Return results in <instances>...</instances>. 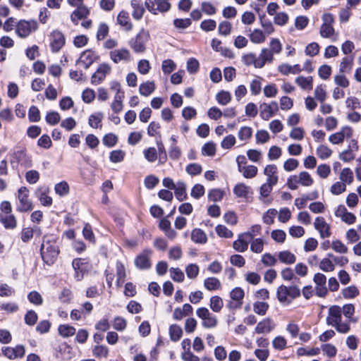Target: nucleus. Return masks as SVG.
Instances as JSON below:
<instances>
[{"instance_id":"51","label":"nucleus","mask_w":361,"mask_h":361,"mask_svg":"<svg viewBox=\"0 0 361 361\" xmlns=\"http://www.w3.org/2000/svg\"><path fill=\"white\" fill-rule=\"evenodd\" d=\"M28 119L30 122H38L41 119L40 111L36 106H31L28 110Z\"/></svg>"},{"instance_id":"3","label":"nucleus","mask_w":361,"mask_h":361,"mask_svg":"<svg viewBox=\"0 0 361 361\" xmlns=\"http://www.w3.org/2000/svg\"><path fill=\"white\" fill-rule=\"evenodd\" d=\"M11 164L13 169H16L20 164L25 168H30L32 166L31 157L27 154L25 149L15 151L11 159Z\"/></svg>"},{"instance_id":"38","label":"nucleus","mask_w":361,"mask_h":361,"mask_svg":"<svg viewBox=\"0 0 361 361\" xmlns=\"http://www.w3.org/2000/svg\"><path fill=\"white\" fill-rule=\"evenodd\" d=\"M61 116L55 111H50L47 112L45 116L46 122L50 126H55L60 122Z\"/></svg>"},{"instance_id":"44","label":"nucleus","mask_w":361,"mask_h":361,"mask_svg":"<svg viewBox=\"0 0 361 361\" xmlns=\"http://www.w3.org/2000/svg\"><path fill=\"white\" fill-rule=\"evenodd\" d=\"M157 156L159 155V161L161 164H164L167 161V154L165 147L161 140H157Z\"/></svg>"},{"instance_id":"19","label":"nucleus","mask_w":361,"mask_h":361,"mask_svg":"<svg viewBox=\"0 0 361 361\" xmlns=\"http://www.w3.org/2000/svg\"><path fill=\"white\" fill-rule=\"evenodd\" d=\"M173 190L175 196L179 202H183V200L188 199V195L186 193V185L184 182H177L176 186Z\"/></svg>"},{"instance_id":"32","label":"nucleus","mask_w":361,"mask_h":361,"mask_svg":"<svg viewBox=\"0 0 361 361\" xmlns=\"http://www.w3.org/2000/svg\"><path fill=\"white\" fill-rule=\"evenodd\" d=\"M103 116L104 115L102 112H97L95 114L90 115L88 119L90 126L93 128H101L102 125L100 123L103 118Z\"/></svg>"},{"instance_id":"12","label":"nucleus","mask_w":361,"mask_h":361,"mask_svg":"<svg viewBox=\"0 0 361 361\" xmlns=\"http://www.w3.org/2000/svg\"><path fill=\"white\" fill-rule=\"evenodd\" d=\"M341 307L338 305H333L329 310V316L326 318V324L329 326H334L341 322Z\"/></svg>"},{"instance_id":"20","label":"nucleus","mask_w":361,"mask_h":361,"mask_svg":"<svg viewBox=\"0 0 361 361\" xmlns=\"http://www.w3.org/2000/svg\"><path fill=\"white\" fill-rule=\"evenodd\" d=\"M83 264L80 258L74 259L72 262V266L75 272V278L77 281H81L84 277L85 270L82 267Z\"/></svg>"},{"instance_id":"8","label":"nucleus","mask_w":361,"mask_h":361,"mask_svg":"<svg viewBox=\"0 0 361 361\" xmlns=\"http://www.w3.org/2000/svg\"><path fill=\"white\" fill-rule=\"evenodd\" d=\"M313 281L316 284L315 293L316 295L320 298H324L328 293L326 288V277L324 274L317 273L313 277Z\"/></svg>"},{"instance_id":"29","label":"nucleus","mask_w":361,"mask_h":361,"mask_svg":"<svg viewBox=\"0 0 361 361\" xmlns=\"http://www.w3.org/2000/svg\"><path fill=\"white\" fill-rule=\"evenodd\" d=\"M173 24L177 30H183L192 25V19L189 18H175L173 21Z\"/></svg>"},{"instance_id":"52","label":"nucleus","mask_w":361,"mask_h":361,"mask_svg":"<svg viewBox=\"0 0 361 361\" xmlns=\"http://www.w3.org/2000/svg\"><path fill=\"white\" fill-rule=\"evenodd\" d=\"M298 181V183H300L303 186H310L313 183V179L310 174L307 171H302L300 173Z\"/></svg>"},{"instance_id":"21","label":"nucleus","mask_w":361,"mask_h":361,"mask_svg":"<svg viewBox=\"0 0 361 361\" xmlns=\"http://www.w3.org/2000/svg\"><path fill=\"white\" fill-rule=\"evenodd\" d=\"M156 89V85L154 81H147L140 84L139 92L145 97L149 96Z\"/></svg>"},{"instance_id":"36","label":"nucleus","mask_w":361,"mask_h":361,"mask_svg":"<svg viewBox=\"0 0 361 361\" xmlns=\"http://www.w3.org/2000/svg\"><path fill=\"white\" fill-rule=\"evenodd\" d=\"M250 39L253 43L260 44L265 41L266 36L261 30L255 29L250 35Z\"/></svg>"},{"instance_id":"4","label":"nucleus","mask_w":361,"mask_h":361,"mask_svg":"<svg viewBox=\"0 0 361 361\" xmlns=\"http://www.w3.org/2000/svg\"><path fill=\"white\" fill-rule=\"evenodd\" d=\"M38 28V24L35 20H20L16 25V32L21 38L27 37L32 31Z\"/></svg>"},{"instance_id":"25","label":"nucleus","mask_w":361,"mask_h":361,"mask_svg":"<svg viewBox=\"0 0 361 361\" xmlns=\"http://www.w3.org/2000/svg\"><path fill=\"white\" fill-rule=\"evenodd\" d=\"M76 329L74 326L69 324H60L58 326V332L63 338H68L75 334Z\"/></svg>"},{"instance_id":"14","label":"nucleus","mask_w":361,"mask_h":361,"mask_svg":"<svg viewBox=\"0 0 361 361\" xmlns=\"http://www.w3.org/2000/svg\"><path fill=\"white\" fill-rule=\"evenodd\" d=\"M233 193L238 197L247 199L249 195H252L253 192L250 187L239 183L234 186Z\"/></svg>"},{"instance_id":"40","label":"nucleus","mask_w":361,"mask_h":361,"mask_svg":"<svg viewBox=\"0 0 361 361\" xmlns=\"http://www.w3.org/2000/svg\"><path fill=\"white\" fill-rule=\"evenodd\" d=\"M102 142L109 148L113 147L118 142V137L112 133H107L104 135Z\"/></svg>"},{"instance_id":"59","label":"nucleus","mask_w":361,"mask_h":361,"mask_svg":"<svg viewBox=\"0 0 361 361\" xmlns=\"http://www.w3.org/2000/svg\"><path fill=\"white\" fill-rule=\"evenodd\" d=\"M286 339L282 336H278L272 341L273 347L278 350H282L286 348Z\"/></svg>"},{"instance_id":"54","label":"nucleus","mask_w":361,"mask_h":361,"mask_svg":"<svg viewBox=\"0 0 361 361\" xmlns=\"http://www.w3.org/2000/svg\"><path fill=\"white\" fill-rule=\"evenodd\" d=\"M332 154V150L328 147L321 145L317 149V154L321 159H328Z\"/></svg>"},{"instance_id":"43","label":"nucleus","mask_w":361,"mask_h":361,"mask_svg":"<svg viewBox=\"0 0 361 361\" xmlns=\"http://www.w3.org/2000/svg\"><path fill=\"white\" fill-rule=\"evenodd\" d=\"M154 1L157 5V8H155V11L157 13L168 12L171 8V4L169 2V0H154Z\"/></svg>"},{"instance_id":"7","label":"nucleus","mask_w":361,"mask_h":361,"mask_svg":"<svg viewBox=\"0 0 361 361\" xmlns=\"http://www.w3.org/2000/svg\"><path fill=\"white\" fill-rule=\"evenodd\" d=\"M253 239V234L247 231L239 235L238 239L233 243V249L239 252H244L248 248L250 241Z\"/></svg>"},{"instance_id":"42","label":"nucleus","mask_w":361,"mask_h":361,"mask_svg":"<svg viewBox=\"0 0 361 361\" xmlns=\"http://www.w3.org/2000/svg\"><path fill=\"white\" fill-rule=\"evenodd\" d=\"M126 152L122 149H116L110 152L109 160L112 163H120L123 161Z\"/></svg>"},{"instance_id":"45","label":"nucleus","mask_w":361,"mask_h":361,"mask_svg":"<svg viewBox=\"0 0 361 361\" xmlns=\"http://www.w3.org/2000/svg\"><path fill=\"white\" fill-rule=\"evenodd\" d=\"M245 296V292L240 287H235L230 292L231 298L235 301L243 303V299Z\"/></svg>"},{"instance_id":"33","label":"nucleus","mask_w":361,"mask_h":361,"mask_svg":"<svg viewBox=\"0 0 361 361\" xmlns=\"http://www.w3.org/2000/svg\"><path fill=\"white\" fill-rule=\"evenodd\" d=\"M216 99L220 105H226L231 102V95L228 91L221 90L216 94Z\"/></svg>"},{"instance_id":"62","label":"nucleus","mask_w":361,"mask_h":361,"mask_svg":"<svg viewBox=\"0 0 361 361\" xmlns=\"http://www.w3.org/2000/svg\"><path fill=\"white\" fill-rule=\"evenodd\" d=\"M204 192L205 190L204 186L201 184L197 183L192 187L190 195L195 199L198 200L204 195Z\"/></svg>"},{"instance_id":"1","label":"nucleus","mask_w":361,"mask_h":361,"mask_svg":"<svg viewBox=\"0 0 361 361\" xmlns=\"http://www.w3.org/2000/svg\"><path fill=\"white\" fill-rule=\"evenodd\" d=\"M149 39V32L142 28L135 37L130 39L129 45L135 53H143L146 49V43Z\"/></svg>"},{"instance_id":"46","label":"nucleus","mask_w":361,"mask_h":361,"mask_svg":"<svg viewBox=\"0 0 361 361\" xmlns=\"http://www.w3.org/2000/svg\"><path fill=\"white\" fill-rule=\"evenodd\" d=\"M288 286L285 285H281L278 287L276 290V298L280 302L283 303L288 301Z\"/></svg>"},{"instance_id":"49","label":"nucleus","mask_w":361,"mask_h":361,"mask_svg":"<svg viewBox=\"0 0 361 361\" xmlns=\"http://www.w3.org/2000/svg\"><path fill=\"white\" fill-rule=\"evenodd\" d=\"M38 319L37 314L32 310H27L25 314V323L28 326H34Z\"/></svg>"},{"instance_id":"24","label":"nucleus","mask_w":361,"mask_h":361,"mask_svg":"<svg viewBox=\"0 0 361 361\" xmlns=\"http://www.w3.org/2000/svg\"><path fill=\"white\" fill-rule=\"evenodd\" d=\"M129 15L127 11H121L117 17V21L119 25L125 27L127 31H130L133 28L132 23L128 20Z\"/></svg>"},{"instance_id":"61","label":"nucleus","mask_w":361,"mask_h":361,"mask_svg":"<svg viewBox=\"0 0 361 361\" xmlns=\"http://www.w3.org/2000/svg\"><path fill=\"white\" fill-rule=\"evenodd\" d=\"M271 236L274 241L283 243L286 240V234L283 230L276 229L271 231Z\"/></svg>"},{"instance_id":"28","label":"nucleus","mask_w":361,"mask_h":361,"mask_svg":"<svg viewBox=\"0 0 361 361\" xmlns=\"http://www.w3.org/2000/svg\"><path fill=\"white\" fill-rule=\"evenodd\" d=\"M169 335L171 340L173 342H176L181 338L183 329L178 324H171L169 326Z\"/></svg>"},{"instance_id":"26","label":"nucleus","mask_w":361,"mask_h":361,"mask_svg":"<svg viewBox=\"0 0 361 361\" xmlns=\"http://www.w3.org/2000/svg\"><path fill=\"white\" fill-rule=\"evenodd\" d=\"M295 82L303 90H312L313 87V79L312 76H298Z\"/></svg>"},{"instance_id":"2","label":"nucleus","mask_w":361,"mask_h":361,"mask_svg":"<svg viewBox=\"0 0 361 361\" xmlns=\"http://www.w3.org/2000/svg\"><path fill=\"white\" fill-rule=\"evenodd\" d=\"M39 251L43 262L48 266H52L57 261L60 254V249L58 245H49L43 247V245H41Z\"/></svg>"},{"instance_id":"17","label":"nucleus","mask_w":361,"mask_h":361,"mask_svg":"<svg viewBox=\"0 0 361 361\" xmlns=\"http://www.w3.org/2000/svg\"><path fill=\"white\" fill-rule=\"evenodd\" d=\"M271 323L272 320L270 318L264 319L257 324L255 329V333L264 334L271 332L274 329V326H271Z\"/></svg>"},{"instance_id":"47","label":"nucleus","mask_w":361,"mask_h":361,"mask_svg":"<svg viewBox=\"0 0 361 361\" xmlns=\"http://www.w3.org/2000/svg\"><path fill=\"white\" fill-rule=\"evenodd\" d=\"M176 68V63L172 59L164 60L161 64V69L165 75L170 74Z\"/></svg>"},{"instance_id":"48","label":"nucleus","mask_w":361,"mask_h":361,"mask_svg":"<svg viewBox=\"0 0 361 361\" xmlns=\"http://www.w3.org/2000/svg\"><path fill=\"white\" fill-rule=\"evenodd\" d=\"M215 230L217 235L221 238H230L233 237V232L224 225H217Z\"/></svg>"},{"instance_id":"6","label":"nucleus","mask_w":361,"mask_h":361,"mask_svg":"<svg viewBox=\"0 0 361 361\" xmlns=\"http://www.w3.org/2000/svg\"><path fill=\"white\" fill-rule=\"evenodd\" d=\"M18 192L20 205L17 207L16 210L20 212L31 211L33 206L32 203L28 200V189L25 186H22L18 189Z\"/></svg>"},{"instance_id":"27","label":"nucleus","mask_w":361,"mask_h":361,"mask_svg":"<svg viewBox=\"0 0 361 361\" xmlns=\"http://www.w3.org/2000/svg\"><path fill=\"white\" fill-rule=\"evenodd\" d=\"M221 282L216 277H208L204 281V288L209 290H216L221 288Z\"/></svg>"},{"instance_id":"41","label":"nucleus","mask_w":361,"mask_h":361,"mask_svg":"<svg viewBox=\"0 0 361 361\" xmlns=\"http://www.w3.org/2000/svg\"><path fill=\"white\" fill-rule=\"evenodd\" d=\"M202 154L204 156L214 157L216 154V144L212 141L206 142L202 147Z\"/></svg>"},{"instance_id":"15","label":"nucleus","mask_w":361,"mask_h":361,"mask_svg":"<svg viewBox=\"0 0 361 361\" xmlns=\"http://www.w3.org/2000/svg\"><path fill=\"white\" fill-rule=\"evenodd\" d=\"M90 14L89 9L85 6H78L71 13V19L75 25H78V20L85 18Z\"/></svg>"},{"instance_id":"34","label":"nucleus","mask_w":361,"mask_h":361,"mask_svg":"<svg viewBox=\"0 0 361 361\" xmlns=\"http://www.w3.org/2000/svg\"><path fill=\"white\" fill-rule=\"evenodd\" d=\"M1 222L3 224L6 229H13L17 226L16 217L13 214L1 217Z\"/></svg>"},{"instance_id":"64","label":"nucleus","mask_w":361,"mask_h":361,"mask_svg":"<svg viewBox=\"0 0 361 361\" xmlns=\"http://www.w3.org/2000/svg\"><path fill=\"white\" fill-rule=\"evenodd\" d=\"M309 23V18L305 16H297L295 20V26L299 30H304Z\"/></svg>"},{"instance_id":"18","label":"nucleus","mask_w":361,"mask_h":361,"mask_svg":"<svg viewBox=\"0 0 361 361\" xmlns=\"http://www.w3.org/2000/svg\"><path fill=\"white\" fill-rule=\"evenodd\" d=\"M191 240L197 244H205L207 242V236L201 228H194L191 232Z\"/></svg>"},{"instance_id":"53","label":"nucleus","mask_w":361,"mask_h":361,"mask_svg":"<svg viewBox=\"0 0 361 361\" xmlns=\"http://www.w3.org/2000/svg\"><path fill=\"white\" fill-rule=\"evenodd\" d=\"M186 172L192 176H197L202 171V166L197 163L189 164L185 168Z\"/></svg>"},{"instance_id":"11","label":"nucleus","mask_w":361,"mask_h":361,"mask_svg":"<svg viewBox=\"0 0 361 361\" xmlns=\"http://www.w3.org/2000/svg\"><path fill=\"white\" fill-rule=\"evenodd\" d=\"M99 59L92 49H87L82 52L80 57L76 61V63L82 62L84 63L85 69H88L90 66Z\"/></svg>"},{"instance_id":"63","label":"nucleus","mask_w":361,"mask_h":361,"mask_svg":"<svg viewBox=\"0 0 361 361\" xmlns=\"http://www.w3.org/2000/svg\"><path fill=\"white\" fill-rule=\"evenodd\" d=\"M319 52V45L317 42H311L307 45L305 53L307 56H314Z\"/></svg>"},{"instance_id":"10","label":"nucleus","mask_w":361,"mask_h":361,"mask_svg":"<svg viewBox=\"0 0 361 361\" xmlns=\"http://www.w3.org/2000/svg\"><path fill=\"white\" fill-rule=\"evenodd\" d=\"M260 116L264 121H268L271 117L274 116L279 111L278 103L272 101L270 104L264 103L260 106Z\"/></svg>"},{"instance_id":"30","label":"nucleus","mask_w":361,"mask_h":361,"mask_svg":"<svg viewBox=\"0 0 361 361\" xmlns=\"http://www.w3.org/2000/svg\"><path fill=\"white\" fill-rule=\"evenodd\" d=\"M360 294L358 288L354 286H348L342 290V295L345 299H353Z\"/></svg>"},{"instance_id":"55","label":"nucleus","mask_w":361,"mask_h":361,"mask_svg":"<svg viewBox=\"0 0 361 361\" xmlns=\"http://www.w3.org/2000/svg\"><path fill=\"white\" fill-rule=\"evenodd\" d=\"M232 25L228 21L224 20L219 23L218 27L219 34L224 36L230 35L231 32Z\"/></svg>"},{"instance_id":"23","label":"nucleus","mask_w":361,"mask_h":361,"mask_svg":"<svg viewBox=\"0 0 361 361\" xmlns=\"http://www.w3.org/2000/svg\"><path fill=\"white\" fill-rule=\"evenodd\" d=\"M278 257L281 263L286 264H292L295 262L296 257L288 250L281 251L278 254Z\"/></svg>"},{"instance_id":"5","label":"nucleus","mask_w":361,"mask_h":361,"mask_svg":"<svg viewBox=\"0 0 361 361\" xmlns=\"http://www.w3.org/2000/svg\"><path fill=\"white\" fill-rule=\"evenodd\" d=\"M50 49L51 52L57 53L59 52L66 43V37L65 35L59 30H53L50 35Z\"/></svg>"},{"instance_id":"35","label":"nucleus","mask_w":361,"mask_h":361,"mask_svg":"<svg viewBox=\"0 0 361 361\" xmlns=\"http://www.w3.org/2000/svg\"><path fill=\"white\" fill-rule=\"evenodd\" d=\"M269 305L266 302L257 301L253 304L254 312L261 316L265 315L269 310Z\"/></svg>"},{"instance_id":"60","label":"nucleus","mask_w":361,"mask_h":361,"mask_svg":"<svg viewBox=\"0 0 361 361\" xmlns=\"http://www.w3.org/2000/svg\"><path fill=\"white\" fill-rule=\"evenodd\" d=\"M200 68V63L195 58H190L187 61V70L190 74L196 73Z\"/></svg>"},{"instance_id":"39","label":"nucleus","mask_w":361,"mask_h":361,"mask_svg":"<svg viewBox=\"0 0 361 361\" xmlns=\"http://www.w3.org/2000/svg\"><path fill=\"white\" fill-rule=\"evenodd\" d=\"M224 196V191L219 188H214L209 191L208 199L213 202L221 201Z\"/></svg>"},{"instance_id":"9","label":"nucleus","mask_w":361,"mask_h":361,"mask_svg":"<svg viewBox=\"0 0 361 361\" xmlns=\"http://www.w3.org/2000/svg\"><path fill=\"white\" fill-rule=\"evenodd\" d=\"M151 253V250L145 249L142 253L138 255L135 260V266L140 270H147L151 267V262L149 257V255Z\"/></svg>"},{"instance_id":"16","label":"nucleus","mask_w":361,"mask_h":361,"mask_svg":"<svg viewBox=\"0 0 361 361\" xmlns=\"http://www.w3.org/2000/svg\"><path fill=\"white\" fill-rule=\"evenodd\" d=\"M274 59L273 53L267 48L262 49L257 63V68H262L266 63L271 62Z\"/></svg>"},{"instance_id":"56","label":"nucleus","mask_w":361,"mask_h":361,"mask_svg":"<svg viewBox=\"0 0 361 361\" xmlns=\"http://www.w3.org/2000/svg\"><path fill=\"white\" fill-rule=\"evenodd\" d=\"M171 277L176 282H183L185 279L183 272L179 268L171 267L170 269Z\"/></svg>"},{"instance_id":"37","label":"nucleus","mask_w":361,"mask_h":361,"mask_svg":"<svg viewBox=\"0 0 361 361\" xmlns=\"http://www.w3.org/2000/svg\"><path fill=\"white\" fill-rule=\"evenodd\" d=\"M54 190L56 194L63 197L68 194L70 188L68 183L65 180H63L55 185Z\"/></svg>"},{"instance_id":"50","label":"nucleus","mask_w":361,"mask_h":361,"mask_svg":"<svg viewBox=\"0 0 361 361\" xmlns=\"http://www.w3.org/2000/svg\"><path fill=\"white\" fill-rule=\"evenodd\" d=\"M27 300L35 305H41L43 302L42 295L36 290H32L27 294Z\"/></svg>"},{"instance_id":"58","label":"nucleus","mask_w":361,"mask_h":361,"mask_svg":"<svg viewBox=\"0 0 361 361\" xmlns=\"http://www.w3.org/2000/svg\"><path fill=\"white\" fill-rule=\"evenodd\" d=\"M250 250L255 253H260L263 250L264 241L261 238L251 240Z\"/></svg>"},{"instance_id":"22","label":"nucleus","mask_w":361,"mask_h":361,"mask_svg":"<svg viewBox=\"0 0 361 361\" xmlns=\"http://www.w3.org/2000/svg\"><path fill=\"white\" fill-rule=\"evenodd\" d=\"M131 6L133 8L132 16L134 19L140 20L145 13V8L140 4V0H132Z\"/></svg>"},{"instance_id":"13","label":"nucleus","mask_w":361,"mask_h":361,"mask_svg":"<svg viewBox=\"0 0 361 361\" xmlns=\"http://www.w3.org/2000/svg\"><path fill=\"white\" fill-rule=\"evenodd\" d=\"M110 58L115 63L123 60L130 61L131 60V55L130 51L126 48L116 49L110 52Z\"/></svg>"},{"instance_id":"57","label":"nucleus","mask_w":361,"mask_h":361,"mask_svg":"<svg viewBox=\"0 0 361 361\" xmlns=\"http://www.w3.org/2000/svg\"><path fill=\"white\" fill-rule=\"evenodd\" d=\"M340 178L343 182L350 184L353 181V173L350 168H344L340 175Z\"/></svg>"},{"instance_id":"31","label":"nucleus","mask_w":361,"mask_h":361,"mask_svg":"<svg viewBox=\"0 0 361 361\" xmlns=\"http://www.w3.org/2000/svg\"><path fill=\"white\" fill-rule=\"evenodd\" d=\"M209 307L214 312H219L224 307L222 298L218 295L211 297Z\"/></svg>"}]
</instances>
